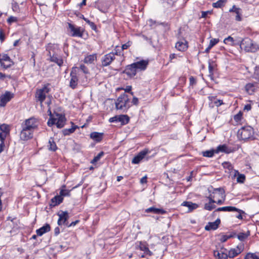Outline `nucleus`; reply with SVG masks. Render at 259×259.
<instances>
[{
  "instance_id": "a878e982",
  "label": "nucleus",
  "mask_w": 259,
  "mask_h": 259,
  "mask_svg": "<svg viewBox=\"0 0 259 259\" xmlns=\"http://www.w3.org/2000/svg\"><path fill=\"white\" fill-rule=\"evenodd\" d=\"M51 230L50 225L48 224H46L44 226L36 230V232L37 236H41L44 234L49 232Z\"/></svg>"
},
{
  "instance_id": "864d4df0",
  "label": "nucleus",
  "mask_w": 259,
  "mask_h": 259,
  "mask_svg": "<svg viewBox=\"0 0 259 259\" xmlns=\"http://www.w3.org/2000/svg\"><path fill=\"white\" fill-rule=\"evenodd\" d=\"M219 39L212 38V39H210L209 44L208 46L212 48L213 46H214L216 44H217L219 42Z\"/></svg>"
},
{
  "instance_id": "5fc2aeb1",
  "label": "nucleus",
  "mask_w": 259,
  "mask_h": 259,
  "mask_svg": "<svg viewBox=\"0 0 259 259\" xmlns=\"http://www.w3.org/2000/svg\"><path fill=\"white\" fill-rule=\"evenodd\" d=\"M56 120H57V119L56 118H53V117L50 118L47 122L48 126H51L54 124H56Z\"/></svg>"
},
{
  "instance_id": "6e6d98bb",
  "label": "nucleus",
  "mask_w": 259,
  "mask_h": 259,
  "mask_svg": "<svg viewBox=\"0 0 259 259\" xmlns=\"http://www.w3.org/2000/svg\"><path fill=\"white\" fill-rule=\"evenodd\" d=\"M118 47H116V49L115 50L114 52H112L113 54H114V56L115 57V55L117 56H123V53H122L121 50L119 49H117Z\"/></svg>"
},
{
  "instance_id": "603ef678",
  "label": "nucleus",
  "mask_w": 259,
  "mask_h": 259,
  "mask_svg": "<svg viewBox=\"0 0 259 259\" xmlns=\"http://www.w3.org/2000/svg\"><path fill=\"white\" fill-rule=\"evenodd\" d=\"M242 116V113L240 111L239 113L234 116V119L235 121L238 122L241 120Z\"/></svg>"
},
{
  "instance_id": "052dcab7",
  "label": "nucleus",
  "mask_w": 259,
  "mask_h": 259,
  "mask_svg": "<svg viewBox=\"0 0 259 259\" xmlns=\"http://www.w3.org/2000/svg\"><path fill=\"white\" fill-rule=\"evenodd\" d=\"M132 45V42L128 41V42H127L126 43L123 44L122 45V47H121V51L122 52L123 51V50H125V49H127L128 48H129Z\"/></svg>"
},
{
  "instance_id": "0e129e2a",
  "label": "nucleus",
  "mask_w": 259,
  "mask_h": 259,
  "mask_svg": "<svg viewBox=\"0 0 259 259\" xmlns=\"http://www.w3.org/2000/svg\"><path fill=\"white\" fill-rule=\"evenodd\" d=\"M118 115H115L114 117L110 118L109 119V122H118Z\"/></svg>"
},
{
  "instance_id": "1a4fd4ad",
  "label": "nucleus",
  "mask_w": 259,
  "mask_h": 259,
  "mask_svg": "<svg viewBox=\"0 0 259 259\" xmlns=\"http://www.w3.org/2000/svg\"><path fill=\"white\" fill-rule=\"evenodd\" d=\"M70 80L69 85L70 88L74 90L77 88L78 82V77L77 76V72H76L75 68H73L70 73Z\"/></svg>"
},
{
  "instance_id": "58836bf2",
  "label": "nucleus",
  "mask_w": 259,
  "mask_h": 259,
  "mask_svg": "<svg viewBox=\"0 0 259 259\" xmlns=\"http://www.w3.org/2000/svg\"><path fill=\"white\" fill-rule=\"evenodd\" d=\"M223 167L225 169H227L229 170V172L230 174H234L233 166L232 164L229 162H224L222 163Z\"/></svg>"
},
{
  "instance_id": "473e14b6",
  "label": "nucleus",
  "mask_w": 259,
  "mask_h": 259,
  "mask_svg": "<svg viewBox=\"0 0 259 259\" xmlns=\"http://www.w3.org/2000/svg\"><path fill=\"white\" fill-rule=\"evenodd\" d=\"M97 59V54H94L92 55H90L86 56L83 60L84 63L87 64H92L93 63L94 61Z\"/></svg>"
},
{
  "instance_id": "ea45409f",
  "label": "nucleus",
  "mask_w": 259,
  "mask_h": 259,
  "mask_svg": "<svg viewBox=\"0 0 259 259\" xmlns=\"http://www.w3.org/2000/svg\"><path fill=\"white\" fill-rule=\"evenodd\" d=\"M218 191H215V189L213 190L212 193L210 194L207 197L209 199V202L208 203H214L215 202V199L217 198L215 195L218 194Z\"/></svg>"
},
{
  "instance_id": "2f4dec72",
  "label": "nucleus",
  "mask_w": 259,
  "mask_h": 259,
  "mask_svg": "<svg viewBox=\"0 0 259 259\" xmlns=\"http://www.w3.org/2000/svg\"><path fill=\"white\" fill-rule=\"evenodd\" d=\"M72 127L70 128H66L62 131L63 134L64 136L69 135L70 134L74 133L76 129L78 128L77 125H74L73 123L71 122Z\"/></svg>"
},
{
  "instance_id": "f8f14e48",
  "label": "nucleus",
  "mask_w": 259,
  "mask_h": 259,
  "mask_svg": "<svg viewBox=\"0 0 259 259\" xmlns=\"http://www.w3.org/2000/svg\"><path fill=\"white\" fill-rule=\"evenodd\" d=\"M136 249H139L140 250L143 251L146 255L151 256L153 255V252L150 251L148 247V244L145 242H139L136 243Z\"/></svg>"
},
{
  "instance_id": "0eeeda50",
  "label": "nucleus",
  "mask_w": 259,
  "mask_h": 259,
  "mask_svg": "<svg viewBox=\"0 0 259 259\" xmlns=\"http://www.w3.org/2000/svg\"><path fill=\"white\" fill-rule=\"evenodd\" d=\"M57 215L59 217V219L57 224L59 226L64 225L67 227L68 222V220L69 218V213L67 211L60 210Z\"/></svg>"
},
{
  "instance_id": "f257e3e1",
  "label": "nucleus",
  "mask_w": 259,
  "mask_h": 259,
  "mask_svg": "<svg viewBox=\"0 0 259 259\" xmlns=\"http://www.w3.org/2000/svg\"><path fill=\"white\" fill-rule=\"evenodd\" d=\"M38 126V120L34 117L26 119L21 124L20 138L23 141H27L33 138V132Z\"/></svg>"
},
{
  "instance_id": "aec40b11",
  "label": "nucleus",
  "mask_w": 259,
  "mask_h": 259,
  "mask_svg": "<svg viewBox=\"0 0 259 259\" xmlns=\"http://www.w3.org/2000/svg\"><path fill=\"white\" fill-rule=\"evenodd\" d=\"M56 116V125L58 128H61L65 125L66 122L65 117L64 115L60 114H57Z\"/></svg>"
},
{
  "instance_id": "393cba45",
  "label": "nucleus",
  "mask_w": 259,
  "mask_h": 259,
  "mask_svg": "<svg viewBox=\"0 0 259 259\" xmlns=\"http://www.w3.org/2000/svg\"><path fill=\"white\" fill-rule=\"evenodd\" d=\"M145 212L147 213H153L154 214H165L166 213V211L163 209L157 208L155 207H151L145 209Z\"/></svg>"
},
{
  "instance_id": "7c9ffc66",
  "label": "nucleus",
  "mask_w": 259,
  "mask_h": 259,
  "mask_svg": "<svg viewBox=\"0 0 259 259\" xmlns=\"http://www.w3.org/2000/svg\"><path fill=\"white\" fill-rule=\"evenodd\" d=\"M182 205L188 207L189 211H192L198 207V205L190 201H184Z\"/></svg>"
},
{
  "instance_id": "e433bc0d",
  "label": "nucleus",
  "mask_w": 259,
  "mask_h": 259,
  "mask_svg": "<svg viewBox=\"0 0 259 259\" xmlns=\"http://www.w3.org/2000/svg\"><path fill=\"white\" fill-rule=\"evenodd\" d=\"M254 85L253 83H248L246 84L245 88L246 92L249 95L252 94L255 91Z\"/></svg>"
},
{
  "instance_id": "4c0bfd02",
  "label": "nucleus",
  "mask_w": 259,
  "mask_h": 259,
  "mask_svg": "<svg viewBox=\"0 0 259 259\" xmlns=\"http://www.w3.org/2000/svg\"><path fill=\"white\" fill-rule=\"evenodd\" d=\"M66 186L65 185H63L62 186V189H61L60 191V196H61V197H65V196H70V190L65 189Z\"/></svg>"
},
{
  "instance_id": "a211bd4d",
  "label": "nucleus",
  "mask_w": 259,
  "mask_h": 259,
  "mask_svg": "<svg viewBox=\"0 0 259 259\" xmlns=\"http://www.w3.org/2000/svg\"><path fill=\"white\" fill-rule=\"evenodd\" d=\"M213 254L216 259H227L228 258L227 251L225 249H222L220 250H214Z\"/></svg>"
},
{
  "instance_id": "4be33fe9",
  "label": "nucleus",
  "mask_w": 259,
  "mask_h": 259,
  "mask_svg": "<svg viewBox=\"0 0 259 259\" xmlns=\"http://www.w3.org/2000/svg\"><path fill=\"white\" fill-rule=\"evenodd\" d=\"M175 47L178 51L184 52L188 48V42L185 39H184V41H179L176 44Z\"/></svg>"
},
{
  "instance_id": "09e8293b",
  "label": "nucleus",
  "mask_w": 259,
  "mask_h": 259,
  "mask_svg": "<svg viewBox=\"0 0 259 259\" xmlns=\"http://www.w3.org/2000/svg\"><path fill=\"white\" fill-rule=\"evenodd\" d=\"M216 206L214 204H212V203H205L204 208L206 210L211 211Z\"/></svg>"
},
{
  "instance_id": "b1692460",
  "label": "nucleus",
  "mask_w": 259,
  "mask_h": 259,
  "mask_svg": "<svg viewBox=\"0 0 259 259\" xmlns=\"http://www.w3.org/2000/svg\"><path fill=\"white\" fill-rule=\"evenodd\" d=\"M103 135L104 134L103 133L94 132L90 134V137L91 139H93L95 142L99 143L103 140Z\"/></svg>"
},
{
  "instance_id": "6ab92c4d",
  "label": "nucleus",
  "mask_w": 259,
  "mask_h": 259,
  "mask_svg": "<svg viewBox=\"0 0 259 259\" xmlns=\"http://www.w3.org/2000/svg\"><path fill=\"white\" fill-rule=\"evenodd\" d=\"M221 223V220L219 219H217L213 222H209L205 227V230H215L219 227V225Z\"/></svg>"
},
{
  "instance_id": "de8ad7c7",
  "label": "nucleus",
  "mask_w": 259,
  "mask_h": 259,
  "mask_svg": "<svg viewBox=\"0 0 259 259\" xmlns=\"http://www.w3.org/2000/svg\"><path fill=\"white\" fill-rule=\"evenodd\" d=\"M244 259H259V257L255 253H248L245 255Z\"/></svg>"
},
{
  "instance_id": "8fccbe9b",
  "label": "nucleus",
  "mask_w": 259,
  "mask_h": 259,
  "mask_svg": "<svg viewBox=\"0 0 259 259\" xmlns=\"http://www.w3.org/2000/svg\"><path fill=\"white\" fill-rule=\"evenodd\" d=\"M214 66L210 62H209L208 65V70H209V76L211 78H212L213 75V70H214Z\"/></svg>"
},
{
  "instance_id": "39448f33",
  "label": "nucleus",
  "mask_w": 259,
  "mask_h": 259,
  "mask_svg": "<svg viewBox=\"0 0 259 259\" xmlns=\"http://www.w3.org/2000/svg\"><path fill=\"white\" fill-rule=\"evenodd\" d=\"M50 84H45L44 87L40 89H38L36 92L35 97L37 101L42 103L46 98V94L49 93L51 90L49 88Z\"/></svg>"
},
{
  "instance_id": "423d86ee",
  "label": "nucleus",
  "mask_w": 259,
  "mask_h": 259,
  "mask_svg": "<svg viewBox=\"0 0 259 259\" xmlns=\"http://www.w3.org/2000/svg\"><path fill=\"white\" fill-rule=\"evenodd\" d=\"M14 65V62L6 54H0V65L3 68L6 69Z\"/></svg>"
},
{
  "instance_id": "37998d69",
  "label": "nucleus",
  "mask_w": 259,
  "mask_h": 259,
  "mask_svg": "<svg viewBox=\"0 0 259 259\" xmlns=\"http://www.w3.org/2000/svg\"><path fill=\"white\" fill-rule=\"evenodd\" d=\"M215 153V150H207L202 152V155L204 157H211L213 156Z\"/></svg>"
},
{
  "instance_id": "ddd939ff",
  "label": "nucleus",
  "mask_w": 259,
  "mask_h": 259,
  "mask_svg": "<svg viewBox=\"0 0 259 259\" xmlns=\"http://www.w3.org/2000/svg\"><path fill=\"white\" fill-rule=\"evenodd\" d=\"M115 59V57L112 53H109L104 55L101 60L102 66L105 67L109 65Z\"/></svg>"
},
{
  "instance_id": "9d476101",
  "label": "nucleus",
  "mask_w": 259,
  "mask_h": 259,
  "mask_svg": "<svg viewBox=\"0 0 259 259\" xmlns=\"http://www.w3.org/2000/svg\"><path fill=\"white\" fill-rule=\"evenodd\" d=\"M68 28L71 32V36L73 37H82L83 35V32L81 31L80 27H75V26L71 23H67Z\"/></svg>"
},
{
  "instance_id": "72a5a7b5",
  "label": "nucleus",
  "mask_w": 259,
  "mask_h": 259,
  "mask_svg": "<svg viewBox=\"0 0 259 259\" xmlns=\"http://www.w3.org/2000/svg\"><path fill=\"white\" fill-rule=\"evenodd\" d=\"M48 147V149L52 151H55L57 149V145L53 138H50L49 139Z\"/></svg>"
},
{
  "instance_id": "4468645a",
  "label": "nucleus",
  "mask_w": 259,
  "mask_h": 259,
  "mask_svg": "<svg viewBox=\"0 0 259 259\" xmlns=\"http://www.w3.org/2000/svg\"><path fill=\"white\" fill-rule=\"evenodd\" d=\"M244 249V245L242 243L239 244L236 248L230 249L228 254V257L233 258L241 253Z\"/></svg>"
},
{
  "instance_id": "6e6552de",
  "label": "nucleus",
  "mask_w": 259,
  "mask_h": 259,
  "mask_svg": "<svg viewBox=\"0 0 259 259\" xmlns=\"http://www.w3.org/2000/svg\"><path fill=\"white\" fill-rule=\"evenodd\" d=\"M13 93L6 91L5 93L0 97V107H5L7 103L11 101L14 98Z\"/></svg>"
},
{
  "instance_id": "f704fd0d",
  "label": "nucleus",
  "mask_w": 259,
  "mask_h": 259,
  "mask_svg": "<svg viewBox=\"0 0 259 259\" xmlns=\"http://www.w3.org/2000/svg\"><path fill=\"white\" fill-rule=\"evenodd\" d=\"M233 210H238L237 208L234 206H224L222 207H219L215 211H213L214 213L216 211H233Z\"/></svg>"
},
{
  "instance_id": "774afa93",
  "label": "nucleus",
  "mask_w": 259,
  "mask_h": 259,
  "mask_svg": "<svg viewBox=\"0 0 259 259\" xmlns=\"http://www.w3.org/2000/svg\"><path fill=\"white\" fill-rule=\"evenodd\" d=\"M6 77H9V78H11V76L10 75L9 76L6 75L5 74H4L0 72V80H4L5 78Z\"/></svg>"
},
{
  "instance_id": "49530a36",
  "label": "nucleus",
  "mask_w": 259,
  "mask_h": 259,
  "mask_svg": "<svg viewBox=\"0 0 259 259\" xmlns=\"http://www.w3.org/2000/svg\"><path fill=\"white\" fill-rule=\"evenodd\" d=\"M5 140V135H3L0 134V153L3 151L4 145V141Z\"/></svg>"
},
{
  "instance_id": "bb28decb",
  "label": "nucleus",
  "mask_w": 259,
  "mask_h": 259,
  "mask_svg": "<svg viewBox=\"0 0 259 259\" xmlns=\"http://www.w3.org/2000/svg\"><path fill=\"white\" fill-rule=\"evenodd\" d=\"M63 198L59 195H57L52 198L51 200L50 206L55 207L59 205L63 202Z\"/></svg>"
},
{
  "instance_id": "13d9d810",
  "label": "nucleus",
  "mask_w": 259,
  "mask_h": 259,
  "mask_svg": "<svg viewBox=\"0 0 259 259\" xmlns=\"http://www.w3.org/2000/svg\"><path fill=\"white\" fill-rule=\"evenodd\" d=\"M18 21V18L16 17L10 16L8 19L7 22L9 24H11L13 22H16Z\"/></svg>"
},
{
  "instance_id": "412c9836",
  "label": "nucleus",
  "mask_w": 259,
  "mask_h": 259,
  "mask_svg": "<svg viewBox=\"0 0 259 259\" xmlns=\"http://www.w3.org/2000/svg\"><path fill=\"white\" fill-rule=\"evenodd\" d=\"M148 64V62L145 60H142L133 63V65L135 66L137 71L145 70Z\"/></svg>"
},
{
  "instance_id": "9b49d317",
  "label": "nucleus",
  "mask_w": 259,
  "mask_h": 259,
  "mask_svg": "<svg viewBox=\"0 0 259 259\" xmlns=\"http://www.w3.org/2000/svg\"><path fill=\"white\" fill-rule=\"evenodd\" d=\"M150 152V151L148 149H143L133 158L132 163L133 164L139 163L146 157V155Z\"/></svg>"
},
{
  "instance_id": "f03ea898",
  "label": "nucleus",
  "mask_w": 259,
  "mask_h": 259,
  "mask_svg": "<svg viewBox=\"0 0 259 259\" xmlns=\"http://www.w3.org/2000/svg\"><path fill=\"white\" fill-rule=\"evenodd\" d=\"M239 46L246 52L254 53L259 49L258 46L248 37L240 40Z\"/></svg>"
},
{
  "instance_id": "c85d7f7f",
  "label": "nucleus",
  "mask_w": 259,
  "mask_h": 259,
  "mask_svg": "<svg viewBox=\"0 0 259 259\" xmlns=\"http://www.w3.org/2000/svg\"><path fill=\"white\" fill-rule=\"evenodd\" d=\"M118 122L122 125L127 124L130 122V117L127 115H119L118 116Z\"/></svg>"
},
{
  "instance_id": "3c124183",
  "label": "nucleus",
  "mask_w": 259,
  "mask_h": 259,
  "mask_svg": "<svg viewBox=\"0 0 259 259\" xmlns=\"http://www.w3.org/2000/svg\"><path fill=\"white\" fill-rule=\"evenodd\" d=\"M84 21L90 26V27L93 30H96L97 26L93 22L91 21L88 19H84Z\"/></svg>"
},
{
  "instance_id": "c756f323",
  "label": "nucleus",
  "mask_w": 259,
  "mask_h": 259,
  "mask_svg": "<svg viewBox=\"0 0 259 259\" xmlns=\"http://www.w3.org/2000/svg\"><path fill=\"white\" fill-rule=\"evenodd\" d=\"M240 40L235 41L231 36H228L224 40V42L226 44H229L232 46H239Z\"/></svg>"
},
{
  "instance_id": "338daca9",
  "label": "nucleus",
  "mask_w": 259,
  "mask_h": 259,
  "mask_svg": "<svg viewBox=\"0 0 259 259\" xmlns=\"http://www.w3.org/2000/svg\"><path fill=\"white\" fill-rule=\"evenodd\" d=\"M79 222V220H76L75 221L72 222L70 224H68L67 227H70L72 226H75L77 224H78Z\"/></svg>"
},
{
  "instance_id": "a18cd8bd",
  "label": "nucleus",
  "mask_w": 259,
  "mask_h": 259,
  "mask_svg": "<svg viewBox=\"0 0 259 259\" xmlns=\"http://www.w3.org/2000/svg\"><path fill=\"white\" fill-rule=\"evenodd\" d=\"M104 155L103 151L100 152L97 156H95L93 159L91 161L92 164H95L98 161L100 158Z\"/></svg>"
},
{
  "instance_id": "69168bd1",
  "label": "nucleus",
  "mask_w": 259,
  "mask_h": 259,
  "mask_svg": "<svg viewBox=\"0 0 259 259\" xmlns=\"http://www.w3.org/2000/svg\"><path fill=\"white\" fill-rule=\"evenodd\" d=\"M189 80H190V84L191 85H193L196 83V79L193 76H191L189 78Z\"/></svg>"
},
{
  "instance_id": "5701e85b",
  "label": "nucleus",
  "mask_w": 259,
  "mask_h": 259,
  "mask_svg": "<svg viewBox=\"0 0 259 259\" xmlns=\"http://www.w3.org/2000/svg\"><path fill=\"white\" fill-rule=\"evenodd\" d=\"M215 191H218V194L219 195V197L221 199H218L217 201L215 200V202L219 205H221L224 203L225 200V190L222 188H219L215 189Z\"/></svg>"
},
{
  "instance_id": "7ed1b4c3",
  "label": "nucleus",
  "mask_w": 259,
  "mask_h": 259,
  "mask_svg": "<svg viewBox=\"0 0 259 259\" xmlns=\"http://www.w3.org/2000/svg\"><path fill=\"white\" fill-rule=\"evenodd\" d=\"M254 130L250 126L242 127L237 132L238 138L240 140L246 141L249 139H253Z\"/></svg>"
},
{
  "instance_id": "4d7b16f0",
  "label": "nucleus",
  "mask_w": 259,
  "mask_h": 259,
  "mask_svg": "<svg viewBox=\"0 0 259 259\" xmlns=\"http://www.w3.org/2000/svg\"><path fill=\"white\" fill-rule=\"evenodd\" d=\"M237 209L238 210H233V211H237L238 212H239V214L236 215V218L239 220H242L243 219L242 214L243 213H244V211L237 208Z\"/></svg>"
},
{
  "instance_id": "79ce46f5",
  "label": "nucleus",
  "mask_w": 259,
  "mask_h": 259,
  "mask_svg": "<svg viewBox=\"0 0 259 259\" xmlns=\"http://www.w3.org/2000/svg\"><path fill=\"white\" fill-rule=\"evenodd\" d=\"M236 236V233H232L230 235H223L221 238L220 239V241L222 242H226L228 239L232 238V237H234Z\"/></svg>"
},
{
  "instance_id": "c9c22d12",
  "label": "nucleus",
  "mask_w": 259,
  "mask_h": 259,
  "mask_svg": "<svg viewBox=\"0 0 259 259\" xmlns=\"http://www.w3.org/2000/svg\"><path fill=\"white\" fill-rule=\"evenodd\" d=\"M0 134L3 135H5V138L6 137V135L9 134L10 129L8 125L6 124H3L0 125Z\"/></svg>"
},
{
  "instance_id": "a19ab883",
  "label": "nucleus",
  "mask_w": 259,
  "mask_h": 259,
  "mask_svg": "<svg viewBox=\"0 0 259 259\" xmlns=\"http://www.w3.org/2000/svg\"><path fill=\"white\" fill-rule=\"evenodd\" d=\"M249 235L250 232L248 231L246 233L242 232L240 233L237 235V236L239 240L243 241L245 240Z\"/></svg>"
},
{
  "instance_id": "680f3d73",
  "label": "nucleus",
  "mask_w": 259,
  "mask_h": 259,
  "mask_svg": "<svg viewBox=\"0 0 259 259\" xmlns=\"http://www.w3.org/2000/svg\"><path fill=\"white\" fill-rule=\"evenodd\" d=\"M5 39V35L2 28H0V40L2 42Z\"/></svg>"
},
{
  "instance_id": "e2e57ef3",
  "label": "nucleus",
  "mask_w": 259,
  "mask_h": 259,
  "mask_svg": "<svg viewBox=\"0 0 259 259\" xmlns=\"http://www.w3.org/2000/svg\"><path fill=\"white\" fill-rule=\"evenodd\" d=\"M214 104L216 106L219 107L221 105L224 104L223 100L216 99L215 101H214Z\"/></svg>"
},
{
  "instance_id": "f3484780",
  "label": "nucleus",
  "mask_w": 259,
  "mask_h": 259,
  "mask_svg": "<svg viewBox=\"0 0 259 259\" xmlns=\"http://www.w3.org/2000/svg\"><path fill=\"white\" fill-rule=\"evenodd\" d=\"M215 153L219 152H224L227 154L233 152V149L231 147H228L226 145H220L217 147L215 150Z\"/></svg>"
},
{
  "instance_id": "bf43d9fd",
  "label": "nucleus",
  "mask_w": 259,
  "mask_h": 259,
  "mask_svg": "<svg viewBox=\"0 0 259 259\" xmlns=\"http://www.w3.org/2000/svg\"><path fill=\"white\" fill-rule=\"evenodd\" d=\"M80 69L85 74L89 73V71L88 68L83 64H81L80 66Z\"/></svg>"
},
{
  "instance_id": "c03bdc74",
  "label": "nucleus",
  "mask_w": 259,
  "mask_h": 259,
  "mask_svg": "<svg viewBox=\"0 0 259 259\" xmlns=\"http://www.w3.org/2000/svg\"><path fill=\"white\" fill-rule=\"evenodd\" d=\"M226 0H219L215 3H213L212 4V6L215 8H220L224 6V3H225Z\"/></svg>"
},
{
  "instance_id": "dca6fc26",
  "label": "nucleus",
  "mask_w": 259,
  "mask_h": 259,
  "mask_svg": "<svg viewBox=\"0 0 259 259\" xmlns=\"http://www.w3.org/2000/svg\"><path fill=\"white\" fill-rule=\"evenodd\" d=\"M49 55L50 56V60L51 62L56 63L60 67L63 65V60L61 56H59L57 54H55L52 55L50 51L49 52Z\"/></svg>"
},
{
  "instance_id": "cd10ccee",
  "label": "nucleus",
  "mask_w": 259,
  "mask_h": 259,
  "mask_svg": "<svg viewBox=\"0 0 259 259\" xmlns=\"http://www.w3.org/2000/svg\"><path fill=\"white\" fill-rule=\"evenodd\" d=\"M237 177V182L238 183H243L245 180V176L244 174H241L237 170H234V174L232 178Z\"/></svg>"
},
{
  "instance_id": "2eb2a0df",
  "label": "nucleus",
  "mask_w": 259,
  "mask_h": 259,
  "mask_svg": "<svg viewBox=\"0 0 259 259\" xmlns=\"http://www.w3.org/2000/svg\"><path fill=\"white\" fill-rule=\"evenodd\" d=\"M137 71L133 63L126 66L123 73H125L129 77L132 78L136 75Z\"/></svg>"
},
{
  "instance_id": "20e7f679",
  "label": "nucleus",
  "mask_w": 259,
  "mask_h": 259,
  "mask_svg": "<svg viewBox=\"0 0 259 259\" xmlns=\"http://www.w3.org/2000/svg\"><path fill=\"white\" fill-rule=\"evenodd\" d=\"M128 96L125 94H121L115 102L116 109L126 111L130 108Z\"/></svg>"
}]
</instances>
